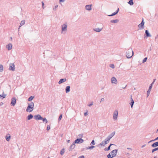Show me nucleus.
Wrapping results in <instances>:
<instances>
[{
    "mask_svg": "<svg viewBox=\"0 0 158 158\" xmlns=\"http://www.w3.org/2000/svg\"><path fill=\"white\" fill-rule=\"evenodd\" d=\"M131 102L130 103V105H131V108H132L133 107V105L134 103V102L132 98V96H131Z\"/></svg>",
    "mask_w": 158,
    "mask_h": 158,
    "instance_id": "obj_22",
    "label": "nucleus"
},
{
    "mask_svg": "<svg viewBox=\"0 0 158 158\" xmlns=\"http://www.w3.org/2000/svg\"><path fill=\"white\" fill-rule=\"evenodd\" d=\"M134 54V52L132 48L129 49L126 52V56L127 58H130Z\"/></svg>",
    "mask_w": 158,
    "mask_h": 158,
    "instance_id": "obj_2",
    "label": "nucleus"
},
{
    "mask_svg": "<svg viewBox=\"0 0 158 158\" xmlns=\"http://www.w3.org/2000/svg\"><path fill=\"white\" fill-rule=\"evenodd\" d=\"M64 148L62 149L60 151V154L61 155H63L64 152Z\"/></svg>",
    "mask_w": 158,
    "mask_h": 158,
    "instance_id": "obj_35",
    "label": "nucleus"
},
{
    "mask_svg": "<svg viewBox=\"0 0 158 158\" xmlns=\"http://www.w3.org/2000/svg\"><path fill=\"white\" fill-rule=\"evenodd\" d=\"M95 144V141L94 140H92L91 142L90 143V145L91 146H93Z\"/></svg>",
    "mask_w": 158,
    "mask_h": 158,
    "instance_id": "obj_37",
    "label": "nucleus"
},
{
    "mask_svg": "<svg viewBox=\"0 0 158 158\" xmlns=\"http://www.w3.org/2000/svg\"><path fill=\"white\" fill-rule=\"evenodd\" d=\"M50 125H48L47 126V131H48V130H49L50 129Z\"/></svg>",
    "mask_w": 158,
    "mask_h": 158,
    "instance_id": "obj_42",
    "label": "nucleus"
},
{
    "mask_svg": "<svg viewBox=\"0 0 158 158\" xmlns=\"http://www.w3.org/2000/svg\"><path fill=\"white\" fill-rule=\"evenodd\" d=\"M119 20L118 19L114 20H112L110 21V22L113 23H116L118 22Z\"/></svg>",
    "mask_w": 158,
    "mask_h": 158,
    "instance_id": "obj_25",
    "label": "nucleus"
},
{
    "mask_svg": "<svg viewBox=\"0 0 158 158\" xmlns=\"http://www.w3.org/2000/svg\"><path fill=\"white\" fill-rule=\"evenodd\" d=\"M92 5H86L85 6L86 9L87 10H90L91 8V6Z\"/></svg>",
    "mask_w": 158,
    "mask_h": 158,
    "instance_id": "obj_26",
    "label": "nucleus"
},
{
    "mask_svg": "<svg viewBox=\"0 0 158 158\" xmlns=\"http://www.w3.org/2000/svg\"><path fill=\"white\" fill-rule=\"evenodd\" d=\"M9 69L10 70L14 71L15 70V65L14 64L10 63Z\"/></svg>",
    "mask_w": 158,
    "mask_h": 158,
    "instance_id": "obj_9",
    "label": "nucleus"
},
{
    "mask_svg": "<svg viewBox=\"0 0 158 158\" xmlns=\"http://www.w3.org/2000/svg\"><path fill=\"white\" fill-rule=\"evenodd\" d=\"M62 116V114H61L60 115L58 118V120L59 121L61 120V119Z\"/></svg>",
    "mask_w": 158,
    "mask_h": 158,
    "instance_id": "obj_43",
    "label": "nucleus"
},
{
    "mask_svg": "<svg viewBox=\"0 0 158 158\" xmlns=\"http://www.w3.org/2000/svg\"><path fill=\"white\" fill-rule=\"evenodd\" d=\"M152 84H151V85H150L149 86V89H148L149 90H151V89H152Z\"/></svg>",
    "mask_w": 158,
    "mask_h": 158,
    "instance_id": "obj_46",
    "label": "nucleus"
},
{
    "mask_svg": "<svg viewBox=\"0 0 158 158\" xmlns=\"http://www.w3.org/2000/svg\"><path fill=\"white\" fill-rule=\"evenodd\" d=\"M67 80L66 78L61 79L58 82L59 84H61L64 83Z\"/></svg>",
    "mask_w": 158,
    "mask_h": 158,
    "instance_id": "obj_18",
    "label": "nucleus"
},
{
    "mask_svg": "<svg viewBox=\"0 0 158 158\" xmlns=\"http://www.w3.org/2000/svg\"><path fill=\"white\" fill-rule=\"evenodd\" d=\"M157 140H158V136L157 137H156V139H154L153 140H151V141H149L148 142V143H150L152 142V141H156Z\"/></svg>",
    "mask_w": 158,
    "mask_h": 158,
    "instance_id": "obj_36",
    "label": "nucleus"
},
{
    "mask_svg": "<svg viewBox=\"0 0 158 158\" xmlns=\"http://www.w3.org/2000/svg\"><path fill=\"white\" fill-rule=\"evenodd\" d=\"M118 152V150L117 149H114L110 153L113 156V157H115L116 156L117 153Z\"/></svg>",
    "mask_w": 158,
    "mask_h": 158,
    "instance_id": "obj_11",
    "label": "nucleus"
},
{
    "mask_svg": "<svg viewBox=\"0 0 158 158\" xmlns=\"http://www.w3.org/2000/svg\"><path fill=\"white\" fill-rule=\"evenodd\" d=\"M6 94H4V92H3L2 95L0 94V97H2L3 98H5L6 97Z\"/></svg>",
    "mask_w": 158,
    "mask_h": 158,
    "instance_id": "obj_29",
    "label": "nucleus"
},
{
    "mask_svg": "<svg viewBox=\"0 0 158 158\" xmlns=\"http://www.w3.org/2000/svg\"><path fill=\"white\" fill-rule=\"evenodd\" d=\"M158 150V147L155 148L154 149H153L152 151V153H153L154 152Z\"/></svg>",
    "mask_w": 158,
    "mask_h": 158,
    "instance_id": "obj_34",
    "label": "nucleus"
},
{
    "mask_svg": "<svg viewBox=\"0 0 158 158\" xmlns=\"http://www.w3.org/2000/svg\"><path fill=\"white\" fill-rule=\"evenodd\" d=\"M83 135V134H79L78 135L79 137H80V138L82 137Z\"/></svg>",
    "mask_w": 158,
    "mask_h": 158,
    "instance_id": "obj_44",
    "label": "nucleus"
},
{
    "mask_svg": "<svg viewBox=\"0 0 158 158\" xmlns=\"http://www.w3.org/2000/svg\"><path fill=\"white\" fill-rule=\"evenodd\" d=\"M153 158H156V156H155V157H154Z\"/></svg>",
    "mask_w": 158,
    "mask_h": 158,
    "instance_id": "obj_63",
    "label": "nucleus"
},
{
    "mask_svg": "<svg viewBox=\"0 0 158 158\" xmlns=\"http://www.w3.org/2000/svg\"><path fill=\"white\" fill-rule=\"evenodd\" d=\"M111 82L112 83L116 84L117 83V79L115 77H113L111 78Z\"/></svg>",
    "mask_w": 158,
    "mask_h": 158,
    "instance_id": "obj_13",
    "label": "nucleus"
},
{
    "mask_svg": "<svg viewBox=\"0 0 158 158\" xmlns=\"http://www.w3.org/2000/svg\"><path fill=\"white\" fill-rule=\"evenodd\" d=\"M109 142L105 139V140L102 141L101 143L99 144V145H101L102 146H104L105 144H107Z\"/></svg>",
    "mask_w": 158,
    "mask_h": 158,
    "instance_id": "obj_10",
    "label": "nucleus"
},
{
    "mask_svg": "<svg viewBox=\"0 0 158 158\" xmlns=\"http://www.w3.org/2000/svg\"><path fill=\"white\" fill-rule=\"evenodd\" d=\"M10 39L12 40V37H10Z\"/></svg>",
    "mask_w": 158,
    "mask_h": 158,
    "instance_id": "obj_61",
    "label": "nucleus"
},
{
    "mask_svg": "<svg viewBox=\"0 0 158 158\" xmlns=\"http://www.w3.org/2000/svg\"><path fill=\"white\" fill-rule=\"evenodd\" d=\"M147 57H145V58L143 60V63H144V62H146V61H147Z\"/></svg>",
    "mask_w": 158,
    "mask_h": 158,
    "instance_id": "obj_41",
    "label": "nucleus"
},
{
    "mask_svg": "<svg viewBox=\"0 0 158 158\" xmlns=\"http://www.w3.org/2000/svg\"><path fill=\"white\" fill-rule=\"evenodd\" d=\"M146 146V145L145 144H144L143 145H142V146H141V148H143V147H145Z\"/></svg>",
    "mask_w": 158,
    "mask_h": 158,
    "instance_id": "obj_51",
    "label": "nucleus"
},
{
    "mask_svg": "<svg viewBox=\"0 0 158 158\" xmlns=\"http://www.w3.org/2000/svg\"><path fill=\"white\" fill-rule=\"evenodd\" d=\"M112 145L115 146V144H114L110 143V145H109V146L108 147V148H104V150L105 151H108L110 149V148L111 146Z\"/></svg>",
    "mask_w": 158,
    "mask_h": 158,
    "instance_id": "obj_15",
    "label": "nucleus"
},
{
    "mask_svg": "<svg viewBox=\"0 0 158 158\" xmlns=\"http://www.w3.org/2000/svg\"><path fill=\"white\" fill-rule=\"evenodd\" d=\"M67 25L66 23H64L62 25L61 27L62 32H64V33H66L67 30Z\"/></svg>",
    "mask_w": 158,
    "mask_h": 158,
    "instance_id": "obj_3",
    "label": "nucleus"
},
{
    "mask_svg": "<svg viewBox=\"0 0 158 158\" xmlns=\"http://www.w3.org/2000/svg\"><path fill=\"white\" fill-rule=\"evenodd\" d=\"M93 104V102H92L90 104L88 105V106H89L90 107Z\"/></svg>",
    "mask_w": 158,
    "mask_h": 158,
    "instance_id": "obj_45",
    "label": "nucleus"
},
{
    "mask_svg": "<svg viewBox=\"0 0 158 158\" xmlns=\"http://www.w3.org/2000/svg\"><path fill=\"white\" fill-rule=\"evenodd\" d=\"M115 133V131L113 132L110 135H109L107 137L106 139L109 142L110 139L114 135Z\"/></svg>",
    "mask_w": 158,
    "mask_h": 158,
    "instance_id": "obj_5",
    "label": "nucleus"
},
{
    "mask_svg": "<svg viewBox=\"0 0 158 158\" xmlns=\"http://www.w3.org/2000/svg\"><path fill=\"white\" fill-rule=\"evenodd\" d=\"M145 35H146V37H151V35L149 33L148 31V30H146L145 32Z\"/></svg>",
    "mask_w": 158,
    "mask_h": 158,
    "instance_id": "obj_17",
    "label": "nucleus"
},
{
    "mask_svg": "<svg viewBox=\"0 0 158 158\" xmlns=\"http://www.w3.org/2000/svg\"><path fill=\"white\" fill-rule=\"evenodd\" d=\"M3 70V66L2 64H0V72H2Z\"/></svg>",
    "mask_w": 158,
    "mask_h": 158,
    "instance_id": "obj_28",
    "label": "nucleus"
},
{
    "mask_svg": "<svg viewBox=\"0 0 158 158\" xmlns=\"http://www.w3.org/2000/svg\"><path fill=\"white\" fill-rule=\"evenodd\" d=\"M70 86H67L65 88V92L66 93H69L70 91Z\"/></svg>",
    "mask_w": 158,
    "mask_h": 158,
    "instance_id": "obj_23",
    "label": "nucleus"
},
{
    "mask_svg": "<svg viewBox=\"0 0 158 158\" xmlns=\"http://www.w3.org/2000/svg\"><path fill=\"white\" fill-rule=\"evenodd\" d=\"M158 36V35H157V36L155 38L156 39V38Z\"/></svg>",
    "mask_w": 158,
    "mask_h": 158,
    "instance_id": "obj_60",
    "label": "nucleus"
},
{
    "mask_svg": "<svg viewBox=\"0 0 158 158\" xmlns=\"http://www.w3.org/2000/svg\"><path fill=\"white\" fill-rule=\"evenodd\" d=\"M48 158H50V157H48Z\"/></svg>",
    "mask_w": 158,
    "mask_h": 158,
    "instance_id": "obj_64",
    "label": "nucleus"
},
{
    "mask_svg": "<svg viewBox=\"0 0 158 158\" xmlns=\"http://www.w3.org/2000/svg\"><path fill=\"white\" fill-rule=\"evenodd\" d=\"M25 23V21L24 20H22L20 23L19 27H21L22 25H23Z\"/></svg>",
    "mask_w": 158,
    "mask_h": 158,
    "instance_id": "obj_27",
    "label": "nucleus"
},
{
    "mask_svg": "<svg viewBox=\"0 0 158 158\" xmlns=\"http://www.w3.org/2000/svg\"><path fill=\"white\" fill-rule=\"evenodd\" d=\"M103 27L101 28H97L94 29V30L95 31L99 32L101 31L103 29Z\"/></svg>",
    "mask_w": 158,
    "mask_h": 158,
    "instance_id": "obj_16",
    "label": "nucleus"
},
{
    "mask_svg": "<svg viewBox=\"0 0 158 158\" xmlns=\"http://www.w3.org/2000/svg\"><path fill=\"white\" fill-rule=\"evenodd\" d=\"M144 22L143 20V18L141 23L138 25V27L140 29H143L144 27Z\"/></svg>",
    "mask_w": 158,
    "mask_h": 158,
    "instance_id": "obj_6",
    "label": "nucleus"
},
{
    "mask_svg": "<svg viewBox=\"0 0 158 158\" xmlns=\"http://www.w3.org/2000/svg\"><path fill=\"white\" fill-rule=\"evenodd\" d=\"M33 117V116L31 114H30L27 117V118L28 120H30Z\"/></svg>",
    "mask_w": 158,
    "mask_h": 158,
    "instance_id": "obj_24",
    "label": "nucleus"
},
{
    "mask_svg": "<svg viewBox=\"0 0 158 158\" xmlns=\"http://www.w3.org/2000/svg\"><path fill=\"white\" fill-rule=\"evenodd\" d=\"M41 120H42L43 122L45 123H48V121L46 118H42Z\"/></svg>",
    "mask_w": 158,
    "mask_h": 158,
    "instance_id": "obj_32",
    "label": "nucleus"
},
{
    "mask_svg": "<svg viewBox=\"0 0 158 158\" xmlns=\"http://www.w3.org/2000/svg\"><path fill=\"white\" fill-rule=\"evenodd\" d=\"M119 10H116L114 12L112 13L111 14H107V15L109 16H112L116 15L118 12Z\"/></svg>",
    "mask_w": 158,
    "mask_h": 158,
    "instance_id": "obj_20",
    "label": "nucleus"
},
{
    "mask_svg": "<svg viewBox=\"0 0 158 158\" xmlns=\"http://www.w3.org/2000/svg\"><path fill=\"white\" fill-rule=\"evenodd\" d=\"M16 98L15 97L11 99V104L12 106H14L15 105L16 103Z\"/></svg>",
    "mask_w": 158,
    "mask_h": 158,
    "instance_id": "obj_12",
    "label": "nucleus"
},
{
    "mask_svg": "<svg viewBox=\"0 0 158 158\" xmlns=\"http://www.w3.org/2000/svg\"><path fill=\"white\" fill-rule=\"evenodd\" d=\"M84 140L81 138L77 139L74 142V143H83Z\"/></svg>",
    "mask_w": 158,
    "mask_h": 158,
    "instance_id": "obj_4",
    "label": "nucleus"
},
{
    "mask_svg": "<svg viewBox=\"0 0 158 158\" xmlns=\"http://www.w3.org/2000/svg\"><path fill=\"white\" fill-rule=\"evenodd\" d=\"M34 98V96H31L28 98V100L29 101H31Z\"/></svg>",
    "mask_w": 158,
    "mask_h": 158,
    "instance_id": "obj_31",
    "label": "nucleus"
},
{
    "mask_svg": "<svg viewBox=\"0 0 158 158\" xmlns=\"http://www.w3.org/2000/svg\"><path fill=\"white\" fill-rule=\"evenodd\" d=\"M92 147H93V148H95V146H94V145H93V146H92Z\"/></svg>",
    "mask_w": 158,
    "mask_h": 158,
    "instance_id": "obj_55",
    "label": "nucleus"
},
{
    "mask_svg": "<svg viewBox=\"0 0 158 158\" xmlns=\"http://www.w3.org/2000/svg\"><path fill=\"white\" fill-rule=\"evenodd\" d=\"M110 67L112 69H114V64H110Z\"/></svg>",
    "mask_w": 158,
    "mask_h": 158,
    "instance_id": "obj_40",
    "label": "nucleus"
},
{
    "mask_svg": "<svg viewBox=\"0 0 158 158\" xmlns=\"http://www.w3.org/2000/svg\"><path fill=\"white\" fill-rule=\"evenodd\" d=\"M34 103L33 102L28 104L27 108L26 110L27 112H32L34 109Z\"/></svg>",
    "mask_w": 158,
    "mask_h": 158,
    "instance_id": "obj_1",
    "label": "nucleus"
},
{
    "mask_svg": "<svg viewBox=\"0 0 158 158\" xmlns=\"http://www.w3.org/2000/svg\"><path fill=\"white\" fill-rule=\"evenodd\" d=\"M42 4L43 6L44 5V3L43 2H42Z\"/></svg>",
    "mask_w": 158,
    "mask_h": 158,
    "instance_id": "obj_56",
    "label": "nucleus"
},
{
    "mask_svg": "<svg viewBox=\"0 0 158 158\" xmlns=\"http://www.w3.org/2000/svg\"><path fill=\"white\" fill-rule=\"evenodd\" d=\"M67 141L68 143H69V142H70V140H67Z\"/></svg>",
    "mask_w": 158,
    "mask_h": 158,
    "instance_id": "obj_54",
    "label": "nucleus"
},
{
    "mask_svg": "<svg viewBox=\"0 0 158 158\" xmlns=\"http://www.w3.org/2000/svg\"><path fill=\"white\" fill-rule=\"evenodd\" d=\"M118 111L116 110L114 112L113 114V119L114 120L117 119L118 116Z\"/></svg>",
    "mask_w": 158,
    "mask_h": 158,
    "instance_id": "obj_7",
    "label": "nucleus"
},
{
    "mask_svg": "<svg viewBox=\"0 0 158 158\" xmlns=\"http://www.w3.org/2000/svg\"><path fill=\"white\" fill-rule=\"evenodd\" d=\"M85 149V148H84L82 149V151H84Z\"/></svg>",
    "mask_w": 158,
    "mask_h": 158,
    "instance_id": "obj_57",
    "label": "nucleus"
},
{
    "mask_svg": "<svg viewBox=\"0 0 158 158\" xmlns=\"http://www.w3.org/2000/svg\"><path fill=\"white\" fill-rule=\"evenodd\" d=\"M156 80V79H154L153 80V82H152V84H153L154 83V82Z\"/></svg>",
    "mask_w": 158,
    "mask_h": 158,
    "instance_id": "obj_52",
    "label": "nucleus"
},
{
    "mask_svg": "<svg viewBox=\"0 0 158 158\" xmlns=\"http://www.w3.org/2000/svg\"><path fill=\"white\" fill-rule=\"evenodd\" d=\"M88 115V112H86L84 113V115L85 116H86Z\"/></svg>",
    "mask_w": 158,
    "mask_h": 158,
    "instance_id": "obj_49",
    "label": "nucleus"
},
{
    "mask_svg": "<svg viewBox=\"0 0 158 158\" xmlns=\"http://www.w3.org/2000/svg\"><path fill=\"white\" fill-rule=\"evenodd\" d=\"M104 101V98H102L101 100V102L102 101Z\"/></svg>",
    "mask_w": 158,
    "mask_h": 158,
    "instance_id": "obj_50",
    "label": "nucleus"
},
{
    "mask_svg": "<svg viewBox=\"0 0 158 158\" xmlns=\"http://www.w3.org/2000/svg\"><path fill=\"white\" fill-rule=\"evenodd\" d=\"M126 86H127L126 85L125 87H123V89H125V88L126 87Z\"/></svg>",
    "mask_w": 158,
    "mask_h": 158,
    "instance_id": "obj_58",
    "label": "nucleus"
},
{
    "mask_svg": "<svg viewBox=\"0 0 158 158\" xmlns=\"http://www.w3.org/2000/svg\"><path fill=\"white\" fill-rule=\"evenodd\" d=\"M86 148L88 149H93V147L92 146H90L87 148L86 147Z\"/></svg>",
    "mask_w": 158,
    "mask_h": 158,
    "instance_id": "obj_47",
    "label": "nucleus"
},
{
    "mask_svg": "<svg viewBox=\"0 0 158 158\" xmlns=\"http://www.w3.org/2000/svg\"><path fill=\"white\" fill-rule=\"evenodd\" d=\"M108 158H112L114 157H113V156H111L110 153H109L107 156Z\"/></svg>",
    "mask_w": 158,
    "mask_h": 158,
    "instance_id": "obj_38",
    "label": "nucleus"
},
{
    "mask_svg": "<svg viewBox=\"0 0 158 158\" xmlns=\"http://www.w3.org/2000/svg\"><path fill=\"white\" fill-rule=\"evenodd\" d=\"M152 148H155L158 146V141L153 143L151 145Z\"/></svg>",
    "mask_w": 158,
    "mask_h": 158,
    "instance_id": "obj_19",
    "label": "nucleus"
},
{
    "mask_svg": "<svg viewBox=\"0 0 158 158\" xmlns=\"http://www.w3.org/2000/svg\"><path fill=\"white\" fill-rule=\"evenodd\" d=\"M9 136H6L5 137L6 140L8 141L10 140V135L9 134Z\"/></svg>",
    "mask_w": 158,
    "mask_h": 158,
    "instance_id": "obj_30",
    "label": "nucleus"
},
{
    "mask_svg": "<svg viewBox=\"0 0 158 158\" xmlns=\"http://www.w3.org/2000/svg\"><path fill=\"white\" fill-rule=\"evenodd\" d=\"M34 118L36 120H41L42 118V117L40 114H37L34 115Z\"/></svg>",
    "mask_w": 158,
    "mask_h": 158,
    "instance_id": "obj_8",
    "label": "nucleus"
},
{
    "mask_svg": "<svg viewBox=\"0 0 158 158\" xmlns=\"http://www.w3.org/2000/svg\"><path fill=\"white\" fill-rule=\"evenodd\" d=\"M6 47V48L9 50H11L12 48V45L10 43L8 45H7Z\"/></svg>",
    "mask_w": 158,
    "mask_h": 158,
    "instance_id": "obj_21",
    "label": "nucleus"
},
{
    "mask_svg": "<svg viewBox=\"0 0 158 158\" xmlns=\"http://www.w3.org/2000/svg\"><path fill=\"white\" fill-rule=\"evenodd\" d=\"M157 131L158 132V129L157 130Z\"/></svg>",
    "mask_w": 158,
    "mask_h": 158,
    "instance_id": "obj_62",
    "label": "nucleus"
},
{
    "mask_svg": "<svg viewBox=\"0 0 158 158\" xmlns=\"http://www.w3.org/2000/svg\"><path fill=\"white\" fill-rule=\"evenodd\" d=\"M151 90H149V89H148V91H147V97H148L149 96V94H150V93Z\"/></svg>",
    "mask_w": 158,
    "mask_h": 158,
    "instance_id": "obj_39",
    "label": "nucleus"
},
{
    "mask_svg": "<svg viewBox=\"0 0 158 158\" xmlns=\"http://www.w3.org/2000/svg\"><path fill=\"white\" fill-rule=\"evenodd\" d=\"M127 149H129V150H132V149L131 148H127Z\"/></svg>",
    "mask_w": 158,
    "mask_h": 158,
    "instance_id": "obj_53",
    "label": "nucleus"
},
{
    "mask_svg": "<svg viewBox=\"0 0 158 158\" xmlns=\"http://www.w3.org/2000/svg\"><path fill=\"white\" fill-rule=\"evenodd\" d=\"M75 147V143H73V142L72 143V144H71L69 148V151L72 150Z\"/></svg>",
    "mask_w": 158,
    "mask_h": 158,
    "instance_id": "obj_14",
    "label": "nucleus"
},
{
    "mask_svg": "<svg viewBox=\"0 0 158 158\" xmlns=\"http://www.w3.org/2000/svg\"><path fill=\"white\" fill-rule=\"evenodd\" d=\"M128 3L131 5H132L134 4V2L133 0H130L128 2Z\"/></svg>",
    "mask_w": 158,
    "mask_h": 158,
    "instance_id": "obj_33",
    "label": "nucleus"
},
{
    "mask_svg": "<svg viewBox=\"0 0 158 158\" xmlns=\"http://www.w3.org/2000/svg\"><path fill=\"white\" fill-rule=\"evenodd\" d=\"M78 158H85V156L83 155L81 156H80Z\"/></svg>",
    "mask_w": 158,
    "mask_h": 158,
    "instance_id": "obj_48",
    "label": "nucleus"
},
{
    "mask_svg": "<svg viewBox=\"0 0 158 158\" xmlns=\"http://www.w3.org/2000/svg\"><path fill=\"white\" fill-rule=\"evenodd\" d=\"M126 86H127L126 85L125 87H123V89H125V88L126 87Z\"/></svg>",
    "mask_w": 158,
    "mask_h": 158,
    "instance_id": "obj_59",
    "label": "nucleus"
}]
</instances>
